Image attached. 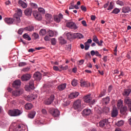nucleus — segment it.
I'll return each mask as SVG.
<instances>
[{"label":"nucleus","instance_id":"obj_20","mask_svg":"<svg viewBox=\"0 0 131 131\" xmlns=\"http://www.w3.org/2000/svg\"><path fill=\"white\" fill-rule=\"evenodd\" d=\"M118 109H120V113L123 115H126L127 114L126 112H127V106H123L120 108H118Z\"/></svg>","mask_w":131,"mask_h":131},{"label":"nucleus","instance_id":"obj_58","mask_svg":"<svg viewBox=\"0 0 131 131\" xmlns=\"http://www.w3.org/2000/svg\"><path fill=\"white\" fill-rule=\"evenodd\" d=\"M23 33V29H19L18 31H17V33L19 35H21Z\"/></svg>","mask_w":131,"mask_h":131},{"label":"nucleus","instance_id":"obj_45","mask_svg":"<svg viewBox=\"0 0 131 131\" xmlns=\"http://www.w3.org/2000/svg\"><path fill=\"white\" fill-rule=\"evenodd\" d=\"M46 30L45 29H41L40 30L39 34L40 36H43L46 34Z\"/></svg>","mask_w":131,"mask_h":131},{"label":"nucleus","instance_id":"obj_33","mask_svg":"<svg viewBox=\"0 0 131 131\" xmlns=\"http://www.w3.org/2000/svg\"><path fill=\"white\" fill-rule=\"evenodd\" d=\"M81 86L82 87H89L90 83L89 82L83 81L81 82Z\"/></svg>","mask_w":131,"mask_h":131},{"label":"nucleus","instance_id":"obj_32","mask_svg":"<svg viewBox=\"0 0 131 131\" xmlns=\"http://www.w3.org/2000/svg\"><path fill=\"white\" fill-rule=\"evenodd\" d=\"M36 113L34 111L31 112L29 114H28V118L30 119H33L34 116H35Z\"/></svg>","mask_w":131,"mask_h":131},{"label":"nucleus","instance_id":"obj_19","mask_svg":"<svg viewBox=\"0 0 131 131\" xmlns=\"http://www.w3.org/2000/svg\"><path fill=\"white\" fill-rule=\"evenodd\" d=\"M78 96H79V92H74L69 94V99H73L75 98H77V97H78Z\"/></svg>","mask_w":131,"mask_h":131},{"label":"nucleus","instance_id":"obj_44","mask_svg":"<svg viewBox=\"0 0 131 131\" xmlns=\"http://www.w3.org/2000/svg\"><path fill=\"white\" fill-rule=\"evenodd\" d=\"M71 84L74 87L76 86V85H77V80L76 79H73L71 82Z\"/></svg>","mask_w":131,"mask_h":131},{"label":"nucleus","instance_id":"obj_1","mask_svg":"<svg viewBox=\"0 0 131 131\" xmlns=\"http://www.w3.org/2000/svg\"><path fill=\"white\" fill-rule=\"evenodd\" d=\"M99 126L106 129H110L111 128L110 122H108V120L107 119H103L101 120V121L99 122Z\"/></svg>","mask_w":131,"mask_h":131},{"label":"nucleus","instance_id":"obj_38","mask_svg":"<svg viewBox=\"0 0 131 131\" xmlns=\"http://www.w3.org/2000/svg\"><path fill=\"white\" fill-rule=\"evenodd\" d=\"M24 125L19 124L17 127H16V131H25V128L23 127Z\"/></svg>","mask_w":131,"mask_h":131},{"label":"nucleus","instance_id":"obj_28","mask_svg":"<svg viewBox=\"0 0 131 131\" xmlns=\"http://www.w3.org/2000/svg\"><path fill=\"white\" fill-rule=\"evenodd\" d=\"M37 97V96H34L33 95H28L27 96V100L28 101H32L35 99V98Z\"/></svg>","mask_w":131,"mask_h":131},{"label":"nucleus","instance_id":"obj_21","mask_svg":"<svg viewBox=\"0 0 131 131\" xmlns=\"http://www.w3.org/2000/svg\"><path fill=\"white\" fill-rule=\"evenodd\" d=\"M131 93V89L128 88L127 89H124L123 92V96L125 97H128L129 95Z\"/></svg>","mask_w":131,"mask_h":131},{"label":"nucleus","instance_id":"obj_9","mask_svg":"<svg viewBox=\"0 0 131 131\" xmlns=\"http://www.w3.org/2000/svg\"><path fill=\"white\" fill-rule=\"evenodd\" d=\"M4 21H5V23H7V24H8V25L13 24V23L14 22V21H15L16 23V24H18L20 23V21L17 22V21L16 20H15V18H14V17H13V18H5V19H4Z\"/></svg>","mask_w":131,"mask_h":131},{"label":"nucleus","instance_id":"obj_62","mask_svg":"<svg viewBox=\"0 0 131 131\" xmlns=\"http://www.w3.org/2000/svg\"><path fill=\"white\" fill-rule=\"evenodd\" d=\"M95 55H96L97 57H99V58H101V55H100L99 52L97 51H96V53L95 54Z\"/></svg>","mask_w":131,"mask_h":131},{"label":"nucleus","instance_id":"obj_43","mask_svg":"<svg viewBox=\"0 0 131 131\" xmlns=\"http://www.w3.org/2000/svg\"><path fill=\"white\" fill-rule=\"evenodd\" d=\"M103 112L104 113H107L110 112V108L107 107H103V108L100 110Z\"/></svg>","mask_w":131,"mask_h":131},{"label":"nucleus","instance_id":"obj_56","mask_svg":"<svg viewBox=\"0 0 131 131\" xmlns=\"http://www.w3.org/2000/svg\"><path fill=\"white\" fill-rule=\"evenodd\" d=\"M26 65H27L26 62H20L19 64H18V66L20 67L26 66Z\"/></svg>","mask_w":131,"mask_h":131},{"label":"nucleus","instance_id":"obj_47","mask_svg":"<svg viewBox=\"0 0 131 131\" xmlns=\"http://www.w3.org/2000/svg\"><path fill=\"white\" fill-rule=\"evenodd\" d=\"M106 90H102L100 94H99V97H102L105 96V95H106Z\"/></svg>","mask_w":131,"mask_h":131},{"label":"nucleus","instance_id":"obj_50","mask_svg":"<svg viewBox=\"0 0 131 131\" xmlns=\"http://www.w3.org/2000/svg\"><path fill=\"white\" fill-rule=\"evenodd\" d=\"M56 39H55V38H51V45H56Z\"/></svg>","mask_w":131,"mask_h":131},{"label":"nucleus","instance_id":"obj_52","mask_svg":"<svg viewBox=\"0 0 131 131\" xmlns=\"http://www.w3.org/2000/svg\"><path fill=\"white\" fill-rule=\"evenodd\" d=\"M29 70H30V68L29 67H27V68H25L23 69V72H25V73H27L28 72V71H29Z\"/></svg>","mask_w":131,"mask_h":131},{"label":"nucleus","instance_id":"obj_39","mask_svg":"<svg viewBox=\"0 0 131 131\" xmlns=\"http://www.w3.org/2000/svg\"><path fill=\"white\" fill-rule=\"evenodd\" d=\"M120 12V9H118V8H116L114 9L113 11L111 12V14H118Z\"/></svg>","mask_w":131,"mask_h":131},{"label":"nucleus","instance_id":"obj_36","mask_svg":"<svg viewBox=\"0 0 131 131\" xmlns=\"http://www.w3.org/2000/svg\"><path fill=\"white\" fill-rule=\"evenodd\" d=\"M23 38H24V39H25L27 40H28V41L31 40L30 36L29 35H28V34H27V33L24 34V35H23Z\"/></svg>","mask_w":131,"mask_h":131},{"label":"nucleus","instance_id":"obj_35","mask_svg":"<svg viewBox=\"0 0 131 131\" xmlns=\"http://www.w3.org/2000/svg\"><path fill=\"white\" fill-rule=\"evenodd\" d=\"M121 107H123V101L118 100V101H117V108H120Z\"/></svg>","mask_w":131,"mask_h":131},{"label":"nucleus","instance_id":"obj_18","mask_svg":"<svg viewBox=\"0 0 131 131\" xmlns=\"http://www.w3.org/2000/svg\"><path fill=\"white\" fill-rule=\"evenodd\" d=\"M34 78L35 80L40 81L41 79V74L39 72L34 73Z\"/></svg>","mask_w":131,"mask_h":131},{"label":"nucleus","instance_id":"obj_40","mask_svg":"<svg viewBox=\"0 0 131 131\" xmlns=\"http://www.w3.org/2000/svg\"><path fill=\"white\" fill-rule=\"evenodd\" d=\"M67 39L70 40L71 39H74V37L73 36V34L71 33H68L66 35Z\"/></svg>","mask_w":131,"mask_h":131},{"label":"nucleus","instance_id":"obj_27","mask_svg":"<svg viewBox=\"0 0 131 131\" xmlns=\"http://www.w3.org/2000/svg\"><path fill=\"white\" fill-rule=\"evenodd\" d=\"M92 113V111L90 109H84L82 111V115L85 116H89Z\"/></svg>","mask_w":131,"mask_h":131},{"label":"nucleus","instance_id":"obj_26","mask_svg":"<svg viewBox=\"0 0 131 131\" xmlns=\"http://www.w3.org/2000/svg\"><path fill=\"white\" fill-rule=\"evenodd\" d=\"M124 104L127 105H131V99L128 97L124 98Z\"/></svg>","mask_w":131,"mask_h":131},{"label":"nucleus","instance_id":"obj_23","mask_svg":"<svg viewBox=\"0 0 131 131\" xmlns=\"http://www.w3.org/2000/svg\"><path fill=\"white\" fill-rule=\"evenodd\" d=\"M73 34V37H74V39H81L82 38V35L81 33H75Z\"/></svg>","mask_w":131,"mask_h":131},{"label":"nucleus","instance_id":"obj_14","mask_svg":"<svg viewBox=\"0 0 131 131\" xmlns=\"http://www.w3.org/2000/svg\"><path fill=\"white\" fill-rule=\"evenodd\" d=\"M23 94V90H15L12 92V96L15 97L19 96L20 95Z\"/></svg>","mask_w":131,"mask_h":131},{"label":"nucleus","instance_id":"obj_59","mask_svg":"<svg viewBox=\"0 0 131 131\" xmlns=\"http://www.w3.org/2000/svg\"><path fill=\"white\" fill-rule=\"evenodd\" d=\"M33 36H34V38L37 39L38 37H39V35H38L37 33H34L33 34Z\"/></svg>","mask_w":131,"mask_h":131},{"label":"nucleus","instance_id":"obj_64","mask_svg":"<svg viewBox=\"0 0 131 131\" xmlns=\"http://www.w3.org/2000/svg\"><path fill=\"white\" fill-rule=\"evenodd\" d=\"M53 70L58 71L59 70L58 67L57 66H53Z\"/></svg>","mask_w":131,"mask_h":131},{"label":"nucleus","instance_id":"obj_48","mask_svg":"<svg viewBox=\"0 0 131 131\" xmlns=\"http://www.w3.org/2000/svg\"><path fill=\"white\" fill-rule=\"evenodd\" d=\"M48 34H49V36L52 37L54 35V33L52 31L50 30L48 31Z\"/></svg>","mask_w":131,"mask_h":131},{"label":"nucleus","instance_id":"obj_54","mask_svg":"<svg viewBox=\"0 0 131 131\" xmlns=\"http://www.w3.org/2000/svg\"><path fill=\"white\" fill-rule=\"evenodd\" d=\"M81 10L83 12H86V7L84 6H81Z\"/></svg>","mask_w":131,"mask_h":131},{"label":"nucleus","instance_id":"obj_17","mask_svg":"<svg viewBox=\"0 0 131 131\" xmlns=\"http://www.w3.org/2000/svg\"><path fill=\"white\" fill-rule=\"evenodd\" d=\"M118 109L116 107H113V108L112 109V112H111V117L115 118L118 116Z\"/></svg>","mask_w":131,"mask_h":131},{"label":"nucleus","instance_id":"obj_6","mask_svg":"<svg viewBox=\"0 0 131 131\" xmlns=\"http://www.w3.org/2000/svg\"><path fill=\"white\" fill-rule=\"evenodd\" d=\"M25 89L26 91L30 92L31 90L34 89V80H31L29 81V85H26Z\"/></svg>","mask_w":131,"mask_h":131},{"label":"nucleus","instance_id":"obj_2","mask_svg":"<svg viewBox=\"0 0 131 131\" xmlns=\"http://www.w3.org/2000/svg\"><path fill=\"white\" fill-rule=\"evenodd\" d=\"M22 114V111L18 109H14L9 111V115L11 117H18Z\"/></svg>","mask_w":131,"mask_h":131},{"label":"nucleus","instance_id":"obj_8","mask_svg":"<svg viewBox=\"0 0 131 131\" xmlns=\"http://www.w3.org/2000/svg\"><path fill=\"white\" fill-rule=\"evenodd\" d=\"M67 27H69V29H73L74 30H76L78 28L77 26H76V24L72 21L67 23Z\"/></svg>","mask_w":131,"mask_h":131},{"label":"nucleus","instance_id":"obj_60","mask_svg":"<svg viewBox=\"0 0 131 131\" xmlns=\"http://www.w3.org/2000/svg\"><path fill=\"white\" fill-rule=\"evenodd\" d=\"M82 25L83 27H87L86 21L85 20H82Z\"/></svg>","mask_w":131,"mask_h":131},{"label":"nucleus","instance_id":"obj_55","mask_svg":"<svg viewBox=\"0 0 131 131\" xmlns=\"http://www.w3.org/2000/svg\"><path fill=\"white\" fill-rule=\"evenodd\" d=\"M96 112H97V113H98V114H99V115H100V114H102V113H104L103 111H102V110H100V109L97 110H96Z\"/></svg>","mask_w":131,"mask_h":131},{"label":"nucleus","instance_id":"obj_41","mask_svg":"<svg viewBox=\"0 0 131 131\" xmlns=\"http://www.w3.org/2000/svg\"><path fill=\"white\" fill-rule=\"evenodd\" d=\"M114 8V4H113V2H111L110 4V6H108V7L107 8V10L110 11Z\"/></svg>","mask_w":131,"mask_h":131},{"label":"nucleus","instance_id":"obj_11","mask_svg":"<svg viewBox=\"0 0 131 131\" xmlns=\"http://www.w3.org/2000/svg\"><path fill=\"white\" fill-rule=\"evenodd\" d=\"M33 15L34 16V18L36 19L37 20H41L42 19L41 15H40V12L37 11H34L33 12Z\"/></svg>","mask_w":131,"mask_h":131},{"label":"nucleus","instance_id":"obj_30","mask_svg":"<svg viewBox=\"0 0 131 131\" xmlns=\"http://www.w3.org/2000/svg\"><path fill=\"white\" fill-rule=\"evenodd\" d=\"M130 11V8L129 7H124L122 9V13H124V14H126L129 13Z\"/></svg>","mask_w":131,"mask_h":131},{"label":"nucleus","instance_id":"obj_15","mask_svg":"<svg viewBox=\"0 0 131 131\" xmlns=\"http://www.w3.org/2000/svg\"><path fill=\"white\" fill-rule=\"evenodd\" d=\"M92 99L93 98L91 97V95L90 94L84 96V97H83V98H82L83 101H84V102H85L86 103H90Z\"/></svg>","mask_w":131,"mask_h":131},{"label":"nucleus","instance_id":"obj_34","mask_svg":"<svg viewBox=\"0 0 131 131\" xmlns=\"http://www.w3.org/2000/svg\"><path fill=\"white\" fill-rule=\"evenodd\" d=\"M110 97H106L105 98L102 99V101L103 102V104H105L107 105L110 102Z\"/></svg>","mask_w":131,"mask_h":131},{"label":"nucleus","instance_id":"obj_12","mask_svg":"<svg viewBox=\"0 0 131 131\" xmlns=\"http://www.w3.org/2000/svg\"><path fill=\"white\" fill-rule=\"evenodd\" d=\"M31 77H32V75L30 74H25L21 77V79L23 81H28L31 79Z\"/></svg>","mask_w":131,"mask_h":131},{"label":"nucleus","instance_id":"obj_53","mask_svg":"<svg viewBox=\"0 0 131 131\" xmlns=\"http://www.w3.org/2000/svg\"><path fill=\"white\" fill-rule=\"evenodd\" d=\"M31 7L33 8L36 9L37 8V5L35 3H31Z\"/></svg>","mask_w":131,"mask_h":131},{"label":"nucleus","instance_id":"obj_63","mask_svg":"<svg viewBox=\"0 0 131 131\" xmlns=\"http://www.w3.org/2000/svg\"><path fill=\"white\" fill-rule=\"evenodd\" d=\"M50 37L48 36H46L44 37V40L49 41H50Z\"/></svg>","mask_w":131,"mask_h":131},{"label":"nucleus","instance_id":"obj_31","mask_svg":"<svg viewBox=\"0 0 131 131\" xmlns=\"http://www.w3.org/2000/svg\"><path fill=\"white\" fill-rule=\"evenodd\" d=\"M58 40L59 41V43L62 45H65L67 43V41L62 37L58 38Z\"/></svg>","mask_w":131,"mask_h":131},{"label":"nucleus","instance_id":"obj_3","mask_svg":"<svg viewBox=\"0 0 131 131\" xmlns=\"http://www.w3.org/2000/svg\"><path fill=\"white\" fill-rule=\"evenodd\" d=\"M81 100H76V101H75L74 103V104L73 105V107L75 110H76L77 111H79L80 110L82 109V106L81 105Z\"/></svg>","mask_w":131,"mask_h":131},{"label":"nucleus","instance_id":"obj_51","mask_svg":"<svg viewBox=\"0 0 131 131\" xmlns=\"http://www.w3.org/2000/svg\"><path fill=\"white\" fill-rule=\"evenodd\" d=\"M38 11L41 14H44L45 13V9L42 8H39V9H38Z\"/></svg>","mask_w":131,"mask_h":131},{"label":"nucleus","instance_id":"obj_25","mask_svg":"<svg viewBox=\"0 0 131 131\" xmlns=\"http://www.w3.org/2000/svg\"><path fill=\"white\" fill-rule=\"evenodd\" d=\"M45 19H46L49 23H52V20H53L52 15L49 14L45 15Z\"/></svg>","mask_w":131,"mask_h":131},{"label":"nucleus","instance_id":"obj_16","mask_svg":"<svg viewBox=\"0 0 131 131\" xmlns=\"http://www.w3.org/2000/svg\"><path fill=\"white\" fill-rule=\"evenodd\" d=\"M63 18V15L61 13H59L58 15L54 16V21L57 23H59L60 20Z\"/></svg>","mask_w":131,"mask_h":131},{"label":"nucleus","instance_id":"obj_22","mask_svg":"<svg viewBox=\"0 0 131 131\" xmlns=\"http://www.w3.org/2000/svg\"><path fill=\"white\" fill-rule=\"evenodd\" d=\"M66 87H67V83H61V84L58 85L57 89L59 91H64V90L66 89Z\"/></svg>","mask_w":131,"mask_h":131},{"label":"nucleus","instance_id":"obj_37","mask_svg":"<svg viewBox=\"0 0 131 131\" xmlns=\"http://www.w3.org/2000/svg\"><path fill=\"white\" fill-rule=\"evenodd\" d=\"M25 108L27 110H30L32 109V108H33V105L31 103H27V104L25 105Z\"/></svg>","mask_w":131,"mask_h":131},{"label":"nucleus","instance_id":"obj_4","mask_svg":"<svg viewBox=\"0 0 131 131\" xmlns=\"http://www.w3.org/2000/svg\"><path fill=\"white\" fill-rule=\"evenodd\" d=\"M16 11H17V13L14 14L13 17H14V19H15V20L17 21V23H19L20 22L19 17L22 16V10L20 9H17Z\"/></svg>","mask_w":131,"mask_h":131},{"label":"nucleus","instance_id":"obj_29","mask_svg":"<svg viewBox=\"0 0 131 131\" xmlns=\"http://www.w3.org/2000/svg\"><path fill=\"white\" fill-rule=\"evenodd\" d=\"M18 4L24 9H26L27 7V3L24 2L23 1L19 0L18 1Z\"/></svg>","mask_w":131,"mask_h":131},{"label":"nucleus","instance_id":"obj_5","mask_svg":"<svg viewBox=\"0 0 131 131\" xmlns=\"http://www.w3.org/2000/svg\"><path fill=\"white\" fill-rule=\"evenodd\" d=\"M49 113L54 117H57L59 116V111L57 109H55L54 108H51L49 109Z\"/></svg>","mask_w":131,"mask_h":131},{"label":"nucleus","instance_id":"obj_49","mask_svg":"<svg viewBox=\"0 0 131 131\" xmlns=\"http://www.w3.org/2000/svg\"><path fill=\"white\" fill-rule=\"evenodd\" d=\"M117 4L120 6H124V2L120 0H118L117 1Z\"/></svg>","mask_w":131,"mask_h":131},{"label":"nucleus","instance_id":"obj_57","mask_svg":"<svg viewBox=\"0 0 131 131\" xmlns=\"http://www.w3.org/2000/svg\"><path fill=\"white\" fill-rule=\"evenodd\" d=\"M41 113H42V114H43L44 115H47V111H46L45 108H42L41 110Z\"/></svg>","mask_w":131,"mask_h":131},{"label":"nucleus","instance_id":"obj_13","mask_svg":"<svg viewBox=\"0 0 131 131\" xmlns=\"http://www.w3.org/2000/svg\"><path fill=\"white\" fill-rule=\"evenodd\" d=\"M21 81H20V80H16V81H14L12 83V86L15 89H19Z\"/></svg>","mask_w":131,"mask_h":131},{"label":"nucleus","instance_id":"obj_7","mask_svg":"<svg viewBox=\"0 0 131 131\" xmlns=\"http://www.w3.org/2000/svg\"><path fill=\"white\" fill-rule=\"evenodd\" d=\"M55 96L54 95H51V97H50L49 98L46 99L44 101V104L47 105H49L52 104V102H53V101L54 100Z\"/></svg>","mask_w":131,"mask_h":131},{"label":"nucleus","instance_id":"obj_10","mask_svg":"<svg viewBox=\"0 0 131 131\" xmlns=\"http://www.w3.org/2000/svg\"><path fill=\"white\" fill-rule=\"evenodd\" d=\"M93 41H94V42L96 43L99 47H102V43H103V41L102 40H100L99 41V39H98V38H97V36L94 35L93 37Z\"/></svg>","mask_w":131,"mask_h":131},{"label":"nucleus","instance_id":"obj_24","mask_svg":"<svg viewBox=\"0 0 131 131\" xmlns=\"http://www.w3.org/2000/svg\"><path fill=\"white\" fill-rule=\"evenodd\" d=\"M32 9L27 8V9L25 10V15L28 17L31 16V15H32Z\"/></svg>","mask_w":131,"mask_h":131},{"label":"nucleus","instance_id":"obj_61","mask_svg":"<svg viewBox=\"0 0 131 131\" xmlns=\"http://www.w3.org/2000/svg\"><path fill=\"white\" fill-rule=\"evenodd\" d=\"M96 51H94V50H93L91 51V53H90V54H91L92 56H94L95 54H96Z\"/></svg>","mask_w":131,"mask_h":131},{"label":"nucleus","instance_id":"obj_42","mask_svg":"<svg viewBox=\"0 0 131 131\" xmlns=\"http://www.w3.org/2000/svg\"><path fill=\"white\" fill-rule=\"evenodd\" d=\"M25 30L28 31H34V27H33L32 26H30L29 27H27L25 28Z\"/></svg>","mask_w":131,"mask_h":131},{"label":"nucleus","instance_id":"obj_46","mask_svg":"<svg viewBox=\"0 0 131 131\" xmlns=\"http://www.w3.org/2000/svg\"><path fill=\"white\" fill-rule=\"evenodd\" d=\"M124 124V121L121 120L120 121L117 122V123H116V125L118 126V127H120L121 126H122Z\"/></svg>","mask_w":131,"mask_h":131}]
</instances>
